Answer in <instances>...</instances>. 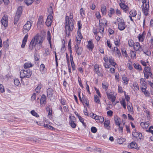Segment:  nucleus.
I'll return each instance as SVG.
<instances>
[{"label": "nucleus", "instance_id": "obj_1", "mask_svg": "<svg viewBox=\"0 0 153 153\" xmlns=\"http://www.w3.org/2000/svg\"><path fill=\"white\" fill-rule=\"evenodd\" d=\"M44 40V38L41 36H36L30 42L29 47V51H31L34 47L36 51L40 49L42 47V44Z\"/></svg>", "mask_w": 153, "mask_h": 153}, {"label": "nucleus", "instance_id": "obj_2", "mask_svg": "<svg viewBox=\"0 0 153 153\" xmlns=\"http://www.w3.org/2000/svg\"><path fill=\"white\" fill-rule=\"evenodd\" d=\"M72 13L71 11L70 12L69 17L66 16L65 17V33L66 36L67 37L69 36L70 32L72 31L73 29L74 23Z\"/></svg>", "mask_w": 153, "mask_h": 153}, {"label": "nucleus", "instance_id": "obj_3", "mask_svg": "<svg viewBox=\"0 0 153 153\" xmlns=\"http://www.w3.org/2000/svg\"><path fill=\"white\" fill-rule=\"evenodd\" d=\"M32 74V71L30 69L21 70L20 71V77L22 79L29 78Z\"/></svg>", "mask_w": 153, "mask_h": 153}, {"label": "nucleus", "instance_id": "obj_4", "mask_svg": "<svg viewBox=\"0 0 153 153\" xmlns=\"http://www.w3.org/2000/svg\"><path fill=\"white\" fill-rule=\"evenodd\" d=\"M143 72L144 77L148 79L149 77L152 78V74L151 72V69L150 67L146 66L143 70Z\"/></svg>", "mask_w": 153, "mask_h": 153}, {"label": "nucleus", "instance_id": "obj_5", "mask_svg": "<svg viewBox=\"0 0 153 153\" xmlns=\"http://www.w3.org/2000/svg\"><path fill=\"white\" fill-rule=\"evenodd\" d=\"M117 22L118 24V28L120 30H123L125 29L126 25L123 19L118 17L117 19Z\"/></svg>", "mask_w": 153, "mask_h": 153}, {"label": "nucleus", "instance_id": "obj_6", "mask_svg": "<svg viewBox=\"0 0 153 153\" xmlns=\"http://www.w3.org/2000/svg\"><path fill=\"white\" fill-rule=\"evenodd\" d=\"M32 23L29 21H27L25 24L23 26V33H25L27 32L30 29Z\"/></svg>", "mask_w": 153, "mask_h": 153}, {"label": "nucleus", "instance_id": "obj_7", "mask_svg": "<svg viewBox=\"0 0 153 153\" xmlns=\"http://www.w3.org/2000/svg\"><path fill=\"white\" fill-rule=\"evenodd\" d=\"M79 43H76L75 46V51L78 56L82 54L83 50L82 48L79 46Z\"/></svg>", "mask_w": 153, "mask_h": 153}, {"label": "nucleus", "instance_id": "obj_8", "mask_svg": "<svg viewBox=\"0 0 153 153\" xmlns=\"http://www.w3.org/2000/svg\"><path fill=\"white\" fill-rule=\"evenodd\" d=\"M1 22L2 24L5 27H7L8 26V17L7 15H4L2 17L1 20Z\"/></svg>", "mask_w": 153, "mask_h": 153}, {"label": "nucleus", "instance_id": "obj_9", "mask_svg": "<svg viewBox=\"0 0 153 153\" xmlns=\"http://www.w3.org/2000/svg\"><path fill=\"white\" fill-rule=\"evenodd\" d=\"M142 10L143 13L146 15L147 16L148 14L149 5V4H145V7H144L143 4L142 6Z\"/></svg>", "mask_w": 153, "mask_h": 153}, {"label": "nucleus", "instance_id": "obj_10", "mask_svg": "<svg viewBox=\"0 0 153 153\" xmlns=\"http://www.w3.org/2000/svg\"><path fill=\"white\" fill-rule=\"evenodd\" d=\"M53 16L51 15H49L47 17L45 24L48 27L51 26L52 22Z\"/></svg>", "mask_w": 153, "mask_h": 153}, {"label": "nucleus", "instance_id": "obj_11", "mask_svg": "<svg viewBox=\"0 0 153 153\" xmlns=\"http://www.w3.org/2000/svg\"><path fill=\"white\" fill-rule=\"evenodd\" d=\"M106 94L109 100H111L112 102H114L116 99V97L114 95L112 92H111L109 93L107 92H106Z\"/></svg>", "mask_w": 153, "mask_h": 153}, {"label": "nucleus", "instance_id": "obj_12", "mask_svg": "<svg viewBox=\"0 0 153 153\" xmlns=\"http://www.w3.org/2000/svg\"><path fill=\"white\" fill-rule=\"evenodd\" d=\"M70 120L69 121V123L71 126L73 128H75L76 126V124L75 123L74 121L73 120L75 119V117L73 116H72V117H70Z\"/></svg>", "mask_w": 153, "mask_h": 153}, {"label": "nucleus", "instance_id": "obj_13", "mask_svg": "<svg viewBox=\"0 0 153 153\" xmlns=\"http://www.w3.org/2000/svg\"><path fill=\"white\" fill-rule=\"evenodd\" d=\"M95 119L96 121L98 122H100V123H102L104 120V118L102 116H99L95 115Z\"/></svg>", "mask_w": 153, "mask_h": 153}, {"label": "nucleus", "instance_id": "obj_14", "mask_svg": "<svg viewBox=\"0 0 153 153\" xmlns=\"http://www.w3.org/2000/svg\"><path fill=\"white\" fill-rule=\"evenodd\" d=\"M47 96L49 98L52 97L53 94V90L51 88H49L47 90Z\"/></svg>", "mask_w": 153, "mask_h": 153}, {"label": "nucleus", "instance_id": "obj_15", "mask_svg": "<svg viewBox=\"0 0 153 153\" xmlns=\"http://www.w3.org/2000/svg\"><path fill=\"white\" fill-rule=\"evenodd\" d=\"M28 37V35L27 34H26L23 38L22 40V44L21 45L22 48H24L25 45L27 41V39Z\"/></svg>", "mask_w": 153, "mask_h": 153}, {"label": "nucleus", "instance_id": "obj_16", "mask_svg": "<svg viewBox=\"0 0 153 153\" xmlns=\"http://www.w3.org/2000/svg\"><path fill=\"white\" fill-rule=\"evenodd\" d=\"M120 6L121 8L125 12H127L129 10V7L124 3H120Z\"/></svg>", "mask_w": 153, "mask_h": 153}, {"label": "nucleus", "instance_id": "obj_17", "mask_svg": "<svg viewBox=\"0 0 153 153\" xmlns=\"http://www.w3.org/2000/svg\"><path fill=\"white\" fill-rule=\"evenodd\" d=\"M135 131L133 132L132 135L135 137H138L140 139H141L142 136V134L140 133H138L135 130Z\"/></svg>", "mask_w": 153, "mask_h": 153}, {"label": "nucleus", "instance_id": "obj_18", "mask_svg": "<svg viewBox=\"0 0 153 153\" xmlns=\"http://www.w3.org/2000/svg\"><path fill=\"white\" fill-rule=\"evenodd\" d=\"M88 44L87 46V48L89 50H92L94 47V45L92 40L88 41Z\"/></svg>", "mask_w": 153, "mask_h": 153}, {"label": "nucleus", "instance_id": "obj_19", "mask_svg": "<svg viewBox=\"0 0 153 153\" xmlns=\"http://www.w3.org/2000/svg\"><path fill=\"white\" fill-rule=\"evenodd\" d=\"M46 100V97L44 94H42L40 99V104L41 105H45Z\"/></svg>", "mask_w": 153, "mask_h": 153}, {"label": "nucleus", "instance_id": "obj_20", "mask_svg": "<svg viewBox=\"0 0 153 153\" xmlns=\"http://www.w3.org/2000/svg\"><path fill=\"white\" fill-rule=\"evenodd\" d=\"M133 47L134 50L136 51H139L141 48L140 44L138 42L134 43Z\"/></svg>", "mask_w": 153, "mask_h": 153}, {"label": "nucleus", "instance_id": "obj_21", "mask_svg": "<svg viewBox=\"0 0 153 153\" xmlns=\"http://www.w3.org/2000/svg\"><path fill=\"white\" fill-rule=\"evenodd\" d=\"M149 121H147L146 122H142L140 123V125L143 128H147L149 126Z\"/></svg>", "mask_w": 153, "mask_h": 153}, {"label": "nucleus", "instance_id": "obj_22", "mask_svg": "<svg viewBox=\"0 0 153 153\" xmlns=\"http://www.w3.org/2000/svg\"><path fill=\"white\" fill-rule=\"evenodd\" d=\"M114 121L115 124L117 126H120V125L121 123V121L120 118L118 117H115Z\"/></svg>", "mask_w": 153, "mask_h": 153}, {"label": "nucleus", "instance_id": "obj_23", "mask_svg": "<svg viewBox=\"0 0 153 153\" xmlns=\"http://www.w3.org/2000/svg\"><path fill=\"white\" fill-rule=\"evenodd\" d=\"M33 64L31 63L30 62H28L25 63L24 67L25 68H29L32 67Z\"/></svg>", "mask_w": 153, "mask_h": 153}, {"label": "nucleus", "instance_id": "obj_24", "mask_svg": "<svg viewBox=\"0 0 153 153\" xmlns=\"http://www.w3.org/2000/svg\"><path fill=\"white\" fill-rule=\"evenodd\" d=\"M133 66L136 69L138 70L139 71L142 70L141 65L137 63H134L133 64Z\"/></svg>", "mask_w": 153, "mask_h": 153}, {"label": "nucleus", "instance_id": "obj_25", "mask_svg": "<svg viewBox=\"0 0 153 153\" xmlns=\"http://www.w3.org/2000/svg\"><path fill=\"white\" fill-rule=\"evenodd\" d=\"M99 22L100 25H102L104 26H106L107 25V21L105 19H103L100 20L99 21Z\"/></svg>", "mask_w": 153, "mask_h": 153}, {"label": "nucleus", "instance_id": "obj_26", "mask_svg": "<svg viewBox=\"0 0 153 153\" xmlns=\"http://www.w3.org/2000/svg\"><path fill=\"white\" fill-rule=\"evenodd\" d=\"M42 87V85L41 83H39L37 87L35 89V91L37 93V94H38L40 92V89Z\"/></svg>", "mask_w": 153, "mask_h": 153}, {"label": "nucleus", "instance_id": "obj_27", "mask_svg": "<svg viewBox=\"0 0 153 153\" xmlns=\"http://www.w3.org/2000/svg\"><path fill=\"white\" fill-rule=\"evenodd\" d=\"M82 102L83 103H85L88 107H89V103L88 100L87 98L84 96L82 97Z\"/></svg>", "mask_w": 153, "mask_h": 153}, {"label": "nucleus", "instance_id": "obj_28", "mask_svg": "<svg viewBox=\"0 0 153 153\" xmlns=\"http://www.w3.org/2000/svg\"><path fill=\"white\" fill-rule=\"evenodd\" d=\"M137 145L134 142H132L128 146V148L130 149L136 148Z\"/></svg>", "mask_w": 153, "mask_h": 153}, {"label": "nucleus", "instance_id": "obj_29", "mask_svg": "<svg viewBox=\"0 0 153 153\" xmlns=\"http://www.w3.org/2000/svg\"><path fill=\"white\" fill-rule=\"evenodd\" d=\"M40 70L42 74L45 72L46 69L45 68V66L44 64H42L40 65Z\"/></svg>", "mask_w": 153, "mask_h": 153}, {"label": "nucleus", "instance_id": "obj_30", "mask_svg": "<svg viewBox=\"0 0 153 153\" xmlns=\"http://www.w3.org/2000/svg\"><path fill=\"white\" fill-rule=\"evenodd\" d=\"M108 61L113 66H114L115 65H116V63L115 62L114 59L111 56L109 57Z\"/></svg>", "mask_w": 153, "mask_h": 153}, {"label": "nucleus", "instance_id": "obj_31", "mask_svg": "<svg viewBox=\"0 0 153 153\" xmlns=\"http://www.w3.org/2000/svg\"><path fill=\"white\" fill-rule=\"evenodd\" d=\"M146 88H145L142 87L141 88V90L146 96L148 97L149 95V93L148 91L146 90Z\"/></svg>", "mask_w": 153, "mask_h": 153}, {"label": "nucleus", "instance_id": "obj_32", "mask_svg": "<svg viewBox=\"0 0 153 153\" xmlns=\"http://www.w3.org/2000/svg\"><path fill=\"white\" fill-rule=\"evenodd\" d=\"M82 38V36L81 34V33H79V34H78V35L76 37V40L77 41V43H79L80 44L81 42V39Z\"/></svg>", "mask_w": 153, "mask_h": 153}, {"label": "nucleus", "instance_id": "obj_33", "mask_svg": "<svg viewBox=\"0 0 153 153\" xmlns=\"http://www.w3.org/2000/svg\"><path fill=\"white\" fill-rule=\"evenodd\" d=\"M101 10L103 15L106 14V7L105 6L103 5L101 7Z\"/></svg>", "mask_w": 153, "mask_h": 153}, {"label": "nucleus", "instance_id": "obj_34", "mask_svg": "<svg viewBox=\"0 0 153 153\" xmlns=\"http://www.w3.org/2000/svg\"><path fill=\"white\" fill-rule=\"evenodd\" d=\"M22 7H19L17 9L16 14L21 16L22 13Z\"/></svg>", "mask_w": 153, "mask_h": 153}, {"label": "nucleus", "instance_id": "obj_35", "mask_svg": "<svg viewBox=\"0 0 153 153\" xmlns=\"http://www.w3.org/2000/svg\"><path fill=\"white\" fill-rule=\"evenodd\" d=\"M20 16L16 14L14 18V24L16 25L20 18Z\"/></svg>", "mask_w": 153, "mask_h": 153}, {"label": "nucleus", "instance_id": "obj_36", "mask_svg": "<svg viewBox=\"0 0 153 153\" xmlns=\"http://www.w3.org/2000/svg\"><path fill=\"white\" fill-rule=\"evenodd\" d=\"M134 88V90L135 91H138L139 90V87L137 83V82H134L133 84Z\"/></svg>", "mask_w": 153, "mask_h": 153}, {"label": "nucleus", "instance_id": "obj_37", "mask_svg": "<svg viewBox=\"0 0 153 153\" xmlns=\"http://www.w3.org/2000/svg\"><path fill=\"white\" fill-rule=\"evenodd\" d=\"M130 16L132 17H135L137 15V12L136 10H131L129 12Z\"/></svg>", "mask_w": 153, "mask_h": 153}, {"label": "nucleus", "instance_id": "obj_38", "mask_svg": "<svg viewBox=\"0 0 153 153\" xmlns=\"http://www.w3.org/2000/svg\"><path fill=\"white\" fill-rule=\"evenodd\" d=\"M114 51H116V52L117 54L119 57L121 56L120 52L117 47H114Z\"/></svg>", "mask_w": 153, "mask_h": 153}, {"label": "nucleus", "instance_id": "obj_39", "mask_svg": "<svg viewBox=\"0 0 153 153\" xmlns=\"http://www.w3.org/2000/svg\"><path fill=\"white\" fill-rule=\"evenodd\" d=\"M120 103L121 105H122L124 109L126 108V104L125 100L123 99L122 100L120 101Z\"/></svg>", "mask_w": 153, "mask_h": 153}, {"label": "nucleus", "instance_id": "obj_40", "mask_svg": "<svg viewBox=\"0 0 153 153\" xmlns=\"http://www.w3.org/2000/svg\"><path fill=\"white\" fill-rule=\"evenodd\" d=\"M123 81L124 82V83L127 84L129 81L128 79L126 76L125 75H123L122 77Z\"/></svg>", "mask_w": 153, "mask_h": 153}, {"label": "nucleus", "instance_id": "obj_41", "mask_svg": "<svg viewBox=\"0 0 153 153\" xmlns=\"http://www.w3.org/2000/svg\"><path fill=\"white\" fill-rule=\"evenodd\" d=\"M115 11L114 9L112 8H110L109 10V12L108 13V16L110 17H111L112 14L114 13Z\"/></svg>", "mask_w": 153, "mask_h": 153}, {"label": "nucleus", "instance_id": "obj_42", "mask_svg": "<svg viewBox=\"0 0 153 153\" xmlns=\"http://www.w3.org/2000/svg\"><path fill=\"white\" fill-rule=\"evenodd\" d=\"M138 39L140 41L142 42L143 41L144 39V35L143 33H142L141 34H140L138 36Z\"/></svg>", "mask_w": 153, "mask_h": 153}, {"label": "nucleus", "instance_id": "obj_43", "mask_svg": "<svg viewBox=\"0 0 153 153\" xmlns=\"http://www.w3.org/2000/svg\"><path fill=\"white\" fill-rule=\"evenodd\" d=\"M33 0H25V3L28 6L29 5L31 4L33 2Z\"/></svg>", "mask_w": 153, "mask_h": 153}, {"label": "nucleus", "instance_id": "obj_44", "mask_svg": "<svg viewBox=\"0 0 153 153\" xmlns=\"http://www.w3.org/2000/svg\"><path fill=\"white\" fill-rule=\"evenodd\" d=\"M37 94V93H34L33 94L31 98V100L32 101H33L36 99V95Z\"/></svg>", "mask_w": 153, "mask_h": 153}, {"label": "nucleus", "instance_id": "obj_45", "mask_svg": "<svg viewBox=\"0 0 153 153\" xmlns=\"http://www.w3.org/2000/svg\"><path fill=\"white\" fill-rule=\"evenodd\" d=\"M94 101L96 103H99L100 102V99L99 97L96 95H94Z\"/></svg>", "mask_w": 153, "mask_h": 153}, {"label": "nucleus", "instance_id": "obj_46", "mask_svg": "<svg viewBox=\"0 0 153 153\" xmlns=\"http://www.w3.org/2000/svg\"><path fill=\"white\" fill-rule=\"evenodd\" d=\"M31 114L33 116L36 117H39L38 114L34 110L31 111L30 112Z\"/></svg>", "mask_w": 153, "mask_h": 153}, {"label": "nucleus", "instance_id": "obj_47", "mask_svg": "<svg viewBox=\"0 0 153 153\" xmlns=\"http://www.w3.org/2000/svg\"><path fill=\"white\" fill-rule=\"evenodd\" d=\"M144 112L145 113L147 114V118L148 120H149L150 118V112L148 110H146L144 111Z\"/></svg>", "mask_w": 153, "mask_h": 153}, {"label": "nucleus", "instance_id": "obj_48", "mask_svg": "<svg viewBox=\"0 0 153 153\" xmlns=\"http://www.w3.org/2000/svg\"><path fill=\"white\" fill-rule=\"evenodd\" d=\"M134 43L132 40L130 39L128 41V44L130 47H132L134 45Z\"/></svg>", "mask_w": 153, "mask_h": 153}, {"label": "nucleus", "instance_id": "obj_49", "mask_svg": "<svg viewBox=\"0 0 153 153\" xmlns=\"http://www.w3.org/2000/svg\"><path fill=\"white\" fill-rule=\"evenodd\" d=\"M121 51L123 55L124 56H125L126 57H127L128 56V54H127V52H126L125 49L122 48Z\"/></svg>", "mask_w": 153, "mask_h": 153}, {"label": "nucleus", "instance_id": "obj_50", "mask_svg": "<svg viewBox=\"0 0 153 153\" xmlns=\"http://www.w3.org/2000/svg\"><path fill=\"white\" fill-rule=\"evenodd\" d=\"M14 83L17 86H19L20 85V83L19 80L16 79H15L14 80Z\"/></svg>", "mask_w": 153, "mask_h": 153}, {"label": "nucleus", "instance_id": "obj_51", "mask_svg": "<svg viewBox=\"0 0 153 153\" xmlns=\"http://www.w3.org/2000/svg\"><path fill=\"white\" fill-rule=\"evenodd\" d=\"M104 27H102L101 25H100V27L99 28V32H100V33L102 34L104 32Z\"/></svg>", "mask_w": 153, "mask_h": 153}, {"label": "nucleus", "instance_id": "obj_52", "mask_svg": "<svg viewBox=\"0 0 153 153\" xmlns=\"http://www.w3.org/2000/svg\"><path fill=\"white\" fill-rule=\"evenodd\" d=\"M110 124V121L109 120H105L104 123V125L105 127H107L109 126Z\"/></svg>", "mask_w": 153, "mask_h": 153}, {"label": "nucleus", "instance_id": "obj_53", "mask_svg": "<svg viewBox=\"0 0 153 153\" xmlns=\"http://www.w3.org/2000/svg\"><path fill=\"white\" fill-rule=\"evenodd\" d=\"M80 15L82 16V17H83L85 15V11L84 10L83 8H81L80 9Z\"/></svg>", "mask_w": 153, "mask_h": 153}, {"label": "nucleus", "instance_id": "obj_54", "mask_svg": "<svg viewBox=\"0 0 153 153\" xmlns=\"http://www.w3.org/2000/svg\"><path fill=\"white\" fill-rule=\"evenodd\" d=\"M44 126L46 128L50 129L51 130H53V129L54 128L52 126L48 124H46V125H45Z\"/></svg>", "mask_w": 153, "mask_h": 153}, {"label": "nucleus", "instance_id": "obj_55", "mask_svg": "<svg viewBox=\"0 0 153 153\" xmlns=\"http://www.w3.org/2000/svg\"><path fill=\"white\" fill-rule=\"evenodd\" d=\"M4 92V86L0 84V92L3 93Z\"/></svg>", "mask_w": 153, "mask_h": 153}, {"label": "nucleus", "instance_id": "obj_56", "mask_svg": "<svg viewBox=\"0 0 153 153\" xmlns=\"http://www.w3.org/2000/svg\"><path fill=\"white\" fill-rule=\"evenodd\" d=\"M79 121L82 123L84 126H85V123L84 122V119L81 116L79 117Z\"/></svg>", "mask_w": 153, "mask_h": 153}, {"label": "nucleus", "instance_id": "obj_57", "mask_svg": "<svg viewBox=\"0 0 153 153\" xmlns=\"http://www.w3.org/2000/svg\"><path fill=\"white\" fill-rule=\"evenodd\" d=\"M47 38L48 41L50 42L51 40V34L49 31H48L47 33Z\"/></svg>", "mask_w": 153, "mask_h": 153}, {"label": "nucleus", "instance_id": "obj_58", "mask_svg": "<svg viewBox=\"0 0 153 153\" xmlns=\"http://www.w3.org/2000/svg\"><path fill=\"white\" fill-rule=\"evenodd\" d=\"M53 8L51 6H50V7L48 9V13L50 14V15H51L53 13Z\"/></svg>", "mask_w": 153, "mask_h": 153}, {"label": "nucleus", "instance_id": "obj_59", "mask_svg": "<svg viewBox=\"0 0 153 153\" xmlns=\"http://www.w3.org/2000/svg\"><path fill=\"white\" fill-rule=\"evenodd\" d=\"M96 73L97 74L98 76H102L103 74H102L99 71V69L96 70Z\"/></svg>", "mask_w": 153, "mask_h": 153}, {"label": "nucleus", "instance_id": "obj_60", "mask_svg": "<svg viewBox=\"0 0 153 153\" xmlns=\"http://www.w3.org/2000/svg\"><path fill=\"white\" fill-rule=\"evenodd\" d=\"M114 44L116 46H119L120 44V41L119 39H116L114 41Z\"/></svg>", "mask_w": 153, "mask_h": 153}, {"label": "nucleus", "instance_id": "obj_61", "mask_svg": "<svg viewBox=\"0 0 153 153\" xmlns=\"http://www.w3.org/2000/svg\"><path fill=\"white\" fill-rule=\"evenodd\" d=\"M130 53L131 56L133 57H134L136 56V52L133 51H131Z\"/></svg>", "mask_w": 153, "mask_h": 153}, {"label": "nucleus", "instance_id": "obj_62", "mask_svg": "<svg viewBox=\"0 0 153 153\" xmlns=\"http://www.w3.org/2000/svg\"><path fill=\"white\" fill-rule=\"evenodd\" d=\"M91 131L93 133H95L97 131L96 128L94 127H92L91 128Z\"/></svg>", "mask_w": 153, "mask_h": 153}, {"label": "nucleus", "instance_id": "obj_63", "mask_svg": "<svg viewBox=\"0 0 153 153\" xmlns=\"http://www.w3.org/2000/svg\"><path fill=\"white\" fill-rule=\"evenodd\" d=\"M50 54L49 50L48 48L46 49L45 51V52L44 53L45 56H47L48 55Z\"/></svg>", "mask_w": 153, "mask_h": 153}, {"label": "nucleus", "instance_id": "obj_64", "mask_svg": "<svg viewBox=\"0 0 153 153\" xmlns=\"http://www.w3.org/2000/svg\"><path fill=\"white\" fill-rule=\"evenodd\" d=\"M95 15L97 18L98 19H100L101 17L100 13L99 12H96L95 14Z\"/></svg>", "mask_w": 153, "mask_h": 153}]
</instances>
